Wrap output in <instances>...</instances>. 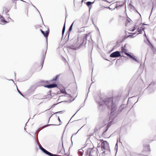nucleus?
Returning a JSON list of instances; mask_svg holds the SVG:
<instances>
[{
	"label": "nucleus",
	"instance_id": "nucleus-33",
	"mask_svg": "<svg viewBox=\"0 0 156 156\" xmlns=\"http://www.w3.org/2000/svg\"><path fill=\"white\" fill-rule=\"evenodd\" d=\"M80 29L81 30H80V31H81V32H83V31L84 30L83 29V27L81 28Z\"/></svg>",
	"mask_w": 156,
	"mask_h": 156
},
{
	"label": "nucleus",
	"instance_id": "nucleus-17",
	"mask_svg": "<svg viewBox=\"0 0 156 156\" xmlns=\"http://www.w3.org/2000/svg\"><path fill=\"white\" fill-rule=\"evenodd\" d=\"M110 126H111V125L110 124H108L107 125L106 127V129L104 131V132L103 133V134H104V133H105V132H106L108 130V128H109V127H110Z\"/></svg>",
	"mask_w": 156,
	"mask_h": 156
},
{
	"label": "nucleus",
	"instance_id": "nucleus-24",
	"mask_svg": "<svg viewBox=\"0 0 156 156\" xmlns=\"http://www.w3.org/2000/svg\"><path fill=\"white\" fill-rule=\"evenodd\" d=\"M65 23L64 24V27H63V28L62 30V36H63V34H64V32H65Z\"/></svg>",
	"mask_w": 156,
	"mask_h": 156
},
{
	"label": "nucleus",
	"instance_id": "nucleus-15",
	"mask_svg": "<svg viewBox=\"0 0 156 156\" xmlns=\"http://www.w3.org/2000/svg\"><path fill=\"white\" fill-rule=\"evenodd\" d=\"M0 22H1L2 24H5L8 22L5 20L4 18L3 17H1L0 18Z\"/></svg>",
	"mask_w": 156,
	"mask_h": 156
},
{
	"label": "nucleus",
	"instance_id": "nucleus-41",
	"mask_svg": "<svg viewBox=\"0 0 156 156\" xmlns=\"http://www.w3.org/2000/svg\"><path fill=\"white\" fill-rule=\"evenodd\" d=\"M135 30V28H133L132 29H131V31H134Z\"/></svg>",
	"mask_w": 156,
	"mask_h": 156
},
{
	"label": "nucleus",
	"instance_id": "nucleus-20",
	"mask_svg": "<svg viewBox=\"0 0 156 156\" xmlns=\"http://www.w3.org/2000/svg\"><path fill=\"white\" fill-rule=\"evenodd\" d=\"M9 10L6 7H5L3 9V11L6 13H7L9 11Z\"/></svg>",
	"mask_w": 156,
	"mask_h": 156
},
{
	"label": "nucleus",
	"instance_id": "nucleus-39",
	"mask_svg": "<svg viewBox=\"0 0 156 156\" xmlns=\"http://www.w3.org/2000/svg\"><path fill=\"white\" fill-rule=\"evenodd\" d=\"M104 7L105 8H107V9H111V8H110V7Z\"/></svg>",
	"mask_w": 156,
	"mask_h": 156
},
{
	"label": "nucleus",
	"instance_id": "nucleus-16",
	"mask_svg": "<svg viewBox=\"0 0 156 156\" xmlns=\"http://www.w3.org/2000/svg\"><path fill=\"white\" fill-rule=\"evenodd\" d=\"M94 3V1L93 2H91L90 1H88L86 2V4L88 7H90L92 4Z\"/></svg>",
	"mask_w": 156,
	"mask_h": 156
},
{
	"label": "nucleus",
	"instance_id": "nucleus-27",
	"mask_svg": "<svg viewBox=\"0 0 156 156\" xmlns=\"http://www.w3.org/2000/svg\"><path fill=\"white\" fill-rule=\"evenodd\" d=\"M63 49L65 51H68V48L67 47H64L63 48Z\"/></svg>",
	"mask_w": 156,
	"mask_h": 156
},
{
	"label": "nucleus",
	"instance_id": "nucleus-48",
	"mask_svg": "<svg viewBox=\"0 0 156 156\" xmlns=\"http://www.w3.org/2000/svg\"><path fill=\"white\" fill-rule=\"evenodd\" d=\"M98 151V149H97V150L96 151V153H97V152Z\"/></svg>",
	"mask_w": 156,
	"mask_h": 156
},
{
	"label": "nucleus",
	"instance_id": "nucleus-5",
	"mask_svg": "<svg viewBox=\"0 0 156 156\" xmlns=\"http://www.w3.org/2000/svg\"><path fill=\"white\" fill-rule=\"evenodd\" d=\"M119 56H121L120 52L119 51H116L111 53L110 55V57L112 58H117Z\"/></svg>",
	"mask_w": 156,
	"mask_h": 156
},
{
	"label": "nucleus",
	"instance_id": "nucleus-12",
	"mask_svg": "<svg viewBox=\"0 0 156 156\" xmlns=\"http://www.w3.org/2000/svg\"><path fill=\"white\" fill-rule=\"evenodd\" d=\"M57 84H51L50 85H47L45 86V87L48 88H51L56 87H57Z\"/></svg>",
	"mask_w": 156,
	"mask_h": 156
},
{
	"label": "nucleus",
	"instance_id": "nucleus-18",
	"mask_svg": "<svg viewBox=\"0 0 156 156\" xmlns=\"http://www.w3.org/2000/svg\"><path fill=\"white\" fill-rule=\"evenodd\" d=\"M74 23V22H73L72 23V24L70 26L69 28V35H70V31H71V30L72 29V28H73V25Z\"/></svg>",
	"mask_w": 156,
	"mask_h": 156
},
{
	"label": "nucleus",
	"instance_id": "nucleus-2",
	"mask_svg": "<svg viewBox=\"0 0 156 156\" xmlns=\"http://www.w3.org/2000/svg\"><path fill=\"white\" fill-rule=\"evenodd\" d=\"M89 36V34H82L81 36L78 34V37H74L69 43V49L76 50L82 47H84L86 44L87 38Z\"/></svg>",
	"mask_w": 156,
	"mask_h": 156
},
{
	"label": "nucleus",
	"instance_id": "nucleus-9",
	"mask_svg": "<svg viewBox=\"0 0 156 156\" xmlns=\"http://www.w3.org/2000/svg\"><path fill=\"white\" fill-rule=\"evenodd\" d=\"M150 147L149 146L147 145L145 147L143 150V152H147L148 153L150 151Z\"/></svg>",
	"mask_w": 156,
	"mask_h": 156
},
{
	"label": "nucleus",
	"instance_id": "nucleus-21",
	"mask_svg": "<svg viewBox=\"0 0 156 156\" xmlns=\"http://www.w3.org/2000/svg\"><path fill=\"white\" fill-rule=\"evenodd\" d=\"M65 41V44L67 43L68 42V36H66L64 39Z\"/></svg>",
	"mask_w": 156,
	"mask_h": 156
},
{
	"label": "nucleus",
	"instance_id": "nucleus-28",
	"mask_svg": "<svg viewBox=\"0 0 156 156\" xmlns=\"http://www.w3.org/2000/svg\"><path fill=\"white\" fill-rule=\"evenodd\" d=\"M138 31L139 32V33L138 34H140L142 33V30H141V29H138Z\"/></svg>",
	"mask_w": 156,
	"mask_h": 156
},
{
	"label": "nucleus",
	"instance_id": "nucleus-36",
	"mask_svg": "<svg viewBox=\"0 0 156 156\" xmlns=\"http://www.w3.org/2000/svg\"><path fill=\"white\" fill-rule=\"evenodd\" d=\"M115 147H117V149L118 147V142H117V143L116 144Z\"/></svg>",
	"mask_w": 156,
	"mask_h": 156
},
{
	"label": "nucleus",
	"instance_id": "nucleus-32",
	"mask_svg": "<svg viewBox=\"0 0 156 156\" xmlns=\"http://www.w3.org/2000/svg\"><path fill=\"white\" fill-rule=\"evenodd\" d=\"M17 90L18 91V92H19V93L20 94L22 95L23 96V94L21 93V92H20V91L18 90V89H17Z\"/></svg>",
	"mask_w": 156,
	"mask_h": 156
},
{
	"label": "nucleus",
	"instance_id": "nucleus-6",
	"mask_svg": "<svg viewBox=\"0 0 156 156\" xmlns=\"http://www.w3.org/2000/svg\"><path fill=\"white\" fill-rule=\"evenodd\" d=\"M41 31L42 34L44 35V36L46 38H47L49 33V30L48 28H47V30L44 32L42 30H41Z\"/></svg>",
	"mask_w": 156,
	"mask_h": 156
},
{
	"label": "nucleus",
	"instance_id": "nucleus-11",
	"mask_svg": "<svg viewBox=\"0 0 156 156\" xmlns=\"http://www.w3.org/2000/svg\"><path fill=\"white\" fill-rule=\"evenodd\" d=\"M105 153V154H110V147H109L108 149V148H106L102 152V154Z\"/></svg>",
	"mask_w": 156,
	"mask_h": 156
},
{
	"label": "nucleus",
	"instance_id": "nucleus-61",
	"mask_svg": "<svg viewBox=\"0 0 156 156\" xmlns=\"http://www.w3.org/2000/svg\"><path fill=\"white\" fill-rule=\"evenodd\" d=\"M69 69H70V70H71L70 69V68H69Z\"/></svg>",
	"mask_w": 156,
	"mask_h": 156
},
{
	"label": "nucleus",
	"instance_id": "nucleus-57",
	"mask_svg": "<svg viewBox=\"0 0 156 156\" xmlns=\"http://www.w3.org/2000/svg\"><path fill=\"white\" fill-rule=\"evenodd\" d=\"M86 98L85 99V101H84V102H85V101H86Z\"/></svg>",
	"mask_w": 156,
	"mask_h": 156
},
{
	"label": "nucleus",
	"instance_id": "nucleus-4",
	"mask_svg": "<svg viewBox=\"0 0 156 156\" xmlns=\"http://www.w3.org/2000/svg\"><path fill=\"white\" fill-rule=\"evenodd\" d=\"M103 141L101 143V147L103 150H105L106 148H108V149L109 145L108 143L106 141H103V140H101Z\"/></svg>",
	"mask_w": 156,
	"mask_h": 156
},
{
	"label": "nucleus",
	"instance_id": "nucleus-8",
	"mask_svg": "<svg viewBox=\"0 0 156 156\" xmlns=\"http://www.w3.org/2000/svg\"><path fill=\"white\" fill-rule=\"evenodd\" d=\"M40 149L44 153H45L46 154L50 156H54V154L50 153V152H49L48 151L46 150L42 147H40Z\"/></svg>",
	"mask_w": 156,
	"mask_h": 156
},
{
	"label": "nucleus",
	"instance_id": "nucleus-26",
	"mask_svg": "<svg viewBox=\"0 0 156 156\" xmlns=\"http://www.w3.org/2000/svg\"><path fill=\"white\" fill-rule=\"evenodd\" d=\"M58 75H57L55 78H53L52 80V81H54L56 80L58 78Z\"/></svg>",
	"mask_w": 156,
	"mask_h": 156
},
{
	"label": "nucleus",
	"instance_id": "nucleus-45",
	"mask_svg": "<svg viewBox=\"0 0 156 156\" xmlns=\"http://www.w3.org/2000/svg\"><path fill=\"white\" fill-rule=\"evenodd\" d=\"M90 87H89V89L88 91V93H87V96L88 93H89V91H90V90H90Z\"/></svg>",
	"mask_w": 156,
	"mask_h": 156
},
{
	"label": "nucleus",
	"instance_id": "nucleus-46",
	"mask_svg": "<svg viewBox=\"0 0 156 156\" xmlns=\"http://www.w3.org/2000/svg\"><path fill=\"white\" fill-rule=\"evenodd\" d=\"M139 98L138 97V98ZM138 101V100H137V101L134 104V105Z\"/></svg>",
	"mask_w": 156,
	"mask_h": 156
},
{
	"label": "nucleus",
	"instance_id": "nucleus-40",
	"mask_svg": "<svg viewBox=\"0 0 156 156\" xmlns=\"http://www.w3.org/2000/svg\"><path fill=\"white\" fill-rule=\"evenodd\" d=\"M88 156H93V153H90L89 154Z\"/></svg>",
	"mask_w": 156,
	"mask_h": 156
},
{
	"label": "nucleus",
	"instance_id": "nucleus-22",
	"mask_svg": "<svg viewBox=\"0 0 156 156\" xmlns=\"http://www.w3.org/2000/svg\"><path fill=\"white\" fill-rule=\"evenodd\" d=\"M130 34H130L128 35L127 37H134L133 36V35L135 34V33H130Z\"/></svg>",
	"mask_w": 156,
	"mask_h": 156
},
{
	"label": "nucleus",
	"instance_id": "nucleus-55",
	"mask_svg": "<svg viewBox=\"0 0 156 156\" xmlns=\"http://www.w3.org/2000/svg\"><path fill=\"white\" fill-rule=\"evenodd\" d=\"M151 83H151L149 85V86H150V85L151 84Z\"/></svg>",
	"mask_w": 156,
	"mask_h": 156
},
{
	"label": "nucleus",
	"instance_id": "nucleus-50",
	"mask_svg": "<svg viewBox=\"0 0 156 156\" xmlns=\"http://www.w3.org/2000/svg\"><path fill=\"white\" fill-rule=\"evenodd\" d=\"M118 6H117L116 5V6L115 7V8H117Z\"/></svg>",
	"mask_w": 156,
	"mask_h": 156
},
{
	"label": "nucleus",
	"instance_id": "nucleus-59",
	"mask_svg": "<svg viewBox=\"0 0 156 156\" xmlns=\"http://www.w3.org/2000/svg\"><path fill=\"white\" fill-rule=\"evenodd\" d=\"M84 0H82V2H83Z\"/></svg>",
	"mask_w": 156,
	"mask_h": 156
},
{
	"label": "nucleus",
	"instance_id": "nucleus-43",
	"mask_svg": "<svg viewBox=\"0 0 156 156\" xmlns=\"http://www.w3.org/2000/svg\"><path fill=\"white\" fill-rule=\"evenodd\" d=\"M103 154H102V152L99 155V156H103Z\"/></svg>",
	"mask_w": 156,
	"mask_h": 156
},
{
	"label": "nucleus",
	"instance_id": "nucleus-60",
	"mask_svg": "<svg viewBox=\"0 0 156 156\" xmlns=\"http://www.w3.org/2000/svg\"><path fill=\"white\" fill-rule=\"evenodd\" d=\"M138 13L139 14V15H140V14L138 12Z\"/></svg>",
	"mask_w": 156,
	"mask_h": 156
},
{
	"label": "nucleus",
	"instance_id": "nucleus-3",
	"mask_svg": "<svg viewBox=\"0 0 156 156\" xmlns=\"http://www.w3.org/2000/svg\"><path fill=\"white\" fill-rule=\"evenodd\" d=\"M126 46V45L125 44L124 47H122L121 48V51L123 53H124L125 54L128 56L129 58H132L133 60L136 61L138 63H139V62L137 60L136 57L134 55H132L129 53L126 52V49L125 48Z\"/></svg>",
	"mask_w": 156,
	"mask_h": 156
},
{
	"label": "nucleus",
	"instance_id": "nucleus-47",
	"mask_svg": "<svg viewBox=\"0 0 156 156\" xmlns=\"http://www.w3.org/2000/svg\"><path fill=\"white\" fill-rule=\"evenodd\" d=\"M131 5H132L131 3H129V5L130 6V7L131 6Z\"/></svg>",
	"mask_w": 156,
	"mask_h": 156
},
{
	"label": "nucleus",
	"instance_id": "nucleus-1",
	"mask_svg": "<svg viewBox=\"0 0 156 156\" xmlns=\"http://www.w3.org/2000/svg\"><path fill=\"white\" fill-rule=\"evenodd\" d=\"M96 101L99 105L100 106L104 105H107L109 108H110L111 116L110 118H112V116H114L113 118H115L117 115L119 114L126 106V105L122 104L118 107V103L117 102L113 101V98H112L102 99L99 97L96 99Z\"/></svg>",
	"mask_w": 156,
	"mask_h": 156
},
{
	"label": "nucleus",
	"instance_id": "nucleus-62",
	"mask_svg": "<svg viewBox=\"0 0 156 156\" xmlns=\"http://www.w3.org/2000/svg\"><path fill=\"white\" fill-rule=\"evenodd\" d=\"M128 101H127V104H128Z\"/></svg>",
	"mask_w": 156,
	"mask_h": 156
},
{
	"label": "nucleus",
	"instance_id": "nucleus-13",
	"mask_svg": "<svg viewBox=\"0 0 156 156\" xmlns=\"http://www.w3.org/2000/svg\"><path fill=\"white\" fill-rule=\"evenodd\" d=\"M84 147H85L82 148L81 149L78 150V153L79 155H80L81 156H83L84 152V151L83 150V149L84 148Z\"/></svg>",
	"mask_w": 156,
	"mask_h": 156
},
{
	"label": "nucleus",
	"instance_id": "nucleus-19",
	"mask_svg": "<svg viewBox=\"0 0 156 156\" xmlns=\"http://www.w3.org/2000/svg\"><path fill=\"white\" fill-rule=\"evenodd\" d=\"M144 36L146 37L147 38V39L148 41V42L150 44L151 46V48L152 49V48H154V46H153V45H152V44L151 43V42H150V41H149L148 39L147 38V36H146V35L145 34V33H144Z\"/></svg>",
	"mask_w": 156,
	"mask_h": 156
},
{
	"label": "nucleus",
	"instance_id": "nucleus-42",
	"mask_svg": "<svg viewBox=\"0 0 156 156\" xmlns=\"http://www.w3.org/2000/svg\"><path fill=\"white\" fill-rule=\"evenodd\" d=\"M129 22H130V21H129V20H127L126 21V26L127 24Z\"/></svg>",
	"mask_w": 156,
	"mask_h": 156
},
{
	"label": "nucleus",
	"instance_id": "nucleus-51",
	"mask_svg": "<svg viewBox=\"0 0 156 156\" xmlns=\"http://www.w3.org/2000/svg\"><path fill=\"white\" fill-rule=\"evenodd\" d=\"M73 135H72V136L71 138V140H72V137H73ZM71 141H72V140H71ZM72 143H73V142H72Z\"/></svg>",
	"mask_w": 156,
	"mask_h": 156
},
{
	"label": "nucleus",
	"instance_id": "nucleus-38",
	"mask_svg": "<svg viewBox=\"0 0 156 156\" xmlns=\"http://www.w3.org/2000/svg\"><path fill=\"white\" fill-rule=\"evenodd\" d=\"M141 24H142V26H144V25H148L147 24H145L144 23H141Z\"/></svg>",
	"mask_w": 156,
	"mask_h": 156
},
{
	"label": "nucleus",
	"instance_id": "nucleus-25",
	"mask_svg": "<svg viewBox=\"0 0 156 156\" xmlns=\"http://www.w3.org/2000/svg\"><path fill=\"white\" fill-rule=\"evenodd\" d=\"M88 17H86L84 18L83 21H85V23H87L88 21Z\"/></svg>",
	"mask_w": 156,
	"mask_h": 156
},
{
	"label": "nucleus",
	"instance_id": "nucleus-54",
	"mask_svg": "<svg viewBox=\"0 0 156 156\" xmlns=\"http://www.w3.org/2000/svg\"><path fill=\"white\" fill-rule=\"evenodd\" d=\"M126 1H125V2H124V4H125V3H126Z\"/></svg>",
	"mask_w": 156,
	"mask_h": 156
},
{
	"label": "nucleus",
	"instance_id": "nucleus-56",
	"mask_svg": "<svg viewBox=\"0 0 156 156\" xmlns=\"http://www.w3.org/2000/svg\"><path fill=\"white\" fill-rule=\"evenodd\" d=\"M69 150H70V148H69Z\"/></svg>",
	"mask_w": 156,
	"mask_h": 156
},
{
	"label": "nucleus",
	"instance_id": "nucleus-14",
	"mask_svg": "<svg viewBox=\"0 0 156 156\" xmlns=\"http://www.w3.org/2000/svg\"><path fill=\"white\" fill-rule=\"evenodd\" d=\"M117 3L116 4V5L117 6L122 7L124 4V3H123L122 2H120V1H117Z\"/></svg>",
	"mask_w": 156,
	"mask_h": 156
},
{
	"label": "nucleus",
	"instance_id": "nucleus-10",
	"mask_svg": "<svg viewBox=\"0 0 156 156\" xmlns=\"http://www.w3.org/2000/svg\"><path fill=\"white\" fill-rule=\"evenodd\" d=\"M77 96L75 97H74L73 98V97L70 94H69V102H72L73 101L76 97Z\"/></svg>",
	"mask_w": 156,
	"mask_h": 156
},
{
	"label": "nucleus",
	"instance_id": "nucleus-29",
	"mask_svg": "<svg viewBox=\"0 0 156 156\" xmlns=\"http://www.w3.org/2000/svg\"><path fill=\"white\" fill-rule=\"evenodd\" d=\"M140 29H141V30H144L145 28V27L143 26H142L140 27Z\"/></svg>",
	"mask_w": 156,
	"mask_h": 156
},
{
	"label": "nucleus",
	"instance_id": "nucleus-53",
	"mask_svg": "<svg viewBox=\"0 0 156 156\" xmlns=\"http://www.w3.org/2000/svg\"><path fill=\"white\" fill-rule=\"evenodd\" d=\"M125 9H126V5H125Z\"/></svg>",
	"mask_w": 156,
	"mask_h": 156
},
{
	"label": "nucleus",
	"instance_id": "nucleus-37",
	"mask_svg": "<svg viewBox=\"0 0 156 156\" xmlns=\"http://www.w3.org/2000/svg\"><path fill=\"white\" fill-rule=\"evenodd\" d=\"M62 59H63V60L64 62H67V61H66V59H65V58H62Z\"/></svg>",
	"mask_w": 156,
	"mask_h": 156
},
{
	"label": "nucleus",
	"instance_id": "nucleus-49",
	"mask_svg": "<svg viewBox=\"0 0 156 156\" xmlns=\"http://www.w3.org/2000/svg\"><path fill=\"white\" fill-rule=\"evenodd\" d=\"M79 130H80V129H79L78 130V131H77V133H76L75 134H76V133L78 132L79 131Z\"/></svg>",
	"mask_w": 156,
	"mask_h": 156
},
{
	"label": "nucleus",
	"instance_id": "nucleus-7",
	"mask_svg": "<svg viewBox=\"0 0 156 156\" xmlns=\"http://www.w3.org/2000/svg\"><path fill=\"white\" fill-rule=\"evenodd\" d=\"M94 152H95V151L93 150V148H89L84 153V155H85V156H87L88 154L89 155V154L90 153H92Z\"/></svg>",
	"mask_w": 156,
	"mask_h": 156
},
{
	"label": "nucleus",
	"instance_id": "nucleus-52",
	"mask_svg": "<svg viewBox=\"0 0 156 156\" xmlns=\"http://www.w3.org/2000/svg\"><path fill=\"white\" fill-rule=\"evenodd\" d=\"M153 9V8H152V11H152V9Z\"/></svg>",
	"mask_w": 156,
	"mask_h": 156
},
{
	"label": "nucleus",
	"instance_id": "nucleus-34",
	"mask_svg": "<svg viewBox=\"0 0 156 156\" xmlns=\"http://www.w3.org/2000/svg\"><path fill=\"white\" fill-rule=\"evenodd\" d=\"M69 73H72V74H73V76L74 77V75H73V71L71 70H69Z\"/></svg>",
	"mask_w": 156,
	"mask_h": 156
},
{
	"label": "nucleus",
	"instance_id": "nucleus-58",
	"mask_svg": "<svg viewBox=\"0 0 156 156\" xmlns=\"http://www.w3.org/2000/svg\"><path fill=\"white\" fill-rule=\"evenodd\" d=\"M69 154H70V153H69Z\"/></svg>",
	"mask_w": 156,
	"mask_h": 156
},
{
	"label": "nucleus",
	"instance_id": "nucleus-35",
	"mask_svg": "<svg viewBox=\"0 0 156 156\" xmlns=\"http://www.w3.org/2000/svg\"><path fill=\"white\" fill-rule=\"evenodd\" d=\"M131 9H135V7L133 5H131Z\"/></svg>",
	"mask_w": 156,
	"mask_h": 156
},
{
	"label": "nucleus",
	"instance_id": "nucleus-31",
	"mask_svg": "<svg viewBox=\"0 0 156 156\" xmlns=\"http://www.w3.org/2000/svg\"><path fill=\"white\" fill-rule=\"evenodd\" d=\"M79 110H78L77 111V112H76V113H75V114H74V115L73 116L71 117V119H70V120H69V122L71 121V119H72V117H73V116H74V115H75L76 114V113H77V112L78 111H79Z\"/></svg>",
	"mask_w": 156,
	"mask_h": 156
},
{
	"label": "nucleus",
	"instance_id": "nucleus-44",
	"mask_svg": "<svg viewBox=\"0 0 156 156\" xmlns=\"http://www.w3.org/2000/svg\"><path fill=\"white\" fill-rule=\"evenodd\" d=\"M103 1H105V2H108L109 3H110V2H109L107 0H102Z\"/></svg>",
	"mask_w": 156,
	"mask_h": 156
},
{
	"label": "nucleus",
	"instance_id": "nucleus-30",
	"mask_svg": "<svg viewBox=\"0 0 156 156\" xmlns=\"http://www.w3.org/2000/svg\"><path fill=\"white\" fill-rule=\"evenodd\" d=\"M98 131V129L97 128H95L94 130V133Z\"/></svg>",
	"mask_w": 156,
	"mask_h": 156
},
{
	"label": "nucleus",
	"instance_id": "nucleus-23",
	"mask_svg": "<svg viewBox=\"0 0 156 156\" xmlns=\"http://www.w3.org/2000/svg\"><path fill=\"white\" fill-rule=\"evenodd\" d=\"M89 47L90 48L91 50L93 48V44L91 43H90L89 44Z\"/></svg>",
	"mask_w": 156,
	"mask_h": 156
}]
</instances>
